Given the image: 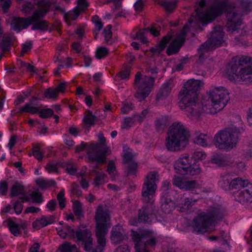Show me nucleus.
I'll list each match as a JSON object with an SVG mask.
<instances>
[{"instance_id":"obj_21","label":"nucleus","mask_w":252,"mask_h":252,"mask_svg":"<svg viewBox=\"0 0 252 252\" xmlns=\"http://www.w3.org/2000/svg\"><path fill=\"white\" fill-rule=\"evenodd\" d=\"M173 184L184 190H190L195 188L198 184L194 180H187L181 177H175L173 180Z\"/></svg>"},{"instance_id":"obj_5","label":"nucleus","mask_w":252,"mask_h":252,"mask_svg":"<svg viewBox=\"0 0 252 252\" xmlns=\"http://www.w3.org/2000/svg\"><path fill=\"white\" fill-rule=\"evenodd\" d=\"M229 100V93L224 87L212 86L209 91L208 100L200 104L201 114L217 113L222 110Z\"/></svg>"},{"instance_id":"obj_51","label":"nucleus","mask_w":252,"mask_h":252,"mask_svg":"<svg viewBox=\"0 0 252 252\" xmlns=\"http://www.w3.org/2000/svg\"><path fill=\"white\" fill-rule=\"evenodd\" d=\"M58 94V92L55 88H48L45 92V96L48 98H54Z\"/></svg>"},{"instance_id":"obj_12","label":"nucleus","mask_w":252,"mask_h":252,"mask_svg":"<svg viewBox=\"0 0 252 252\" xmlns=\"http://www.w3.org/2000/svg\"><path fill=\"white\" fill-rule=\"evenodd\" d=\"M224 36V32L223 31L222 27L220 26L215 27L208 40L198 49L199 60H201L203 59L204 53L225 44Z\"/></svg>"},{"instance_id":"obj_52","label":"nucleus","mask_w":252,"mask_h":252,"mask_svg":"<svg viewBox=\"0 0 252 252\" xmlns=\"http://www.w3.org/2000/svg\"><path fill=\"white\" fill-rule=\"evenodd\" d=\"M32 155L38 160H41L43 156V153L40 152L38 146H33L32 148Z\"/></svg>"},{"instance_id":"obj_26","label":"nucleus","mask_w":252,"mask_h":252,"mask_svg":"<svg viewBox=\"0 0 252 252\" xmlns=\"http://www.w3.org/2000/svg\"><path fill=\"white\" fill-rule=\"evenodd\" d=\"M54 216H43L40 219H37L32 222L33 227L39 229L54 222Z\"/></svg>"},{"instance_id":"obj_45","label":"nucleus","mask_w":252,"mask_h":252,"mask_svg":"<svg viewBox=\"0 0 252 252\" xmlns=\"http://www.w3.org/2000/svg\"><path fill=\"white\" fill-rule=\"evenodd\" d=\"M190 158L191 159L193 158L194 159L193 162L195 163V161L196 160H203L205 159L206 154L203 151L196 150L193 153L192 157Z\"/></svg>"},{"instance_id":"obj_28","label":"nucleus","mask_w":252,"mask_h":252,"mask_svg":"<svg viewBox=\"0 0 252 252\" xmlns=\"http://www.w3.org/2000/svg\"><path fill=\"white\" fill-rule=\"evenodd\" d=\"M173 88V81L170 80L165 82L157 94V98L158 100L163 99L169 94Z\"/></svg>"},{"instance_id":"obj_58","label":"nucleus","mask_w":252,"mask_h":252,"mask_svg":"<svg viewBox=\"0 0 252 252\" xmlns=\"http://www.w3.org/2000/svg\"><path fill=\"white\" fill-rule=\"evenodd\" d=\"M8 189L7 183L4 181L0 182V194L2 195H5L6 194Z\"/></svg>"},{"instance_id":"obj_6","label":"nucleus","mask_w":252,"mask_h":252,"mask_svg":"<svg viewBox=\"0 0 252 252\" xmlns=\"http://www.w3.org/2000/svg\"><path fill=\"white\" fill-rule=\"evenodd\" d=\"M189 137V131L185 126L181 122H174L168 129L165 147L170 152L178 151L187 144Z\"/></svg>"},{"instance_id":"obj_33","label":"nucleus","mask_w":252,"mask_h":252,"mask_svg":"<svg viewBox=\"0 0 252 252\" xmlns=\"http://www.w3.org/2000/svg\"><path fill=\"white\" fill-rule=\"evenodd\" d=\"M41 18H39L35 22L32 23V30L47 31L48 29L49 24L48 22L45 20L39 21Z\"/></svg>"},{"instance_id":"obj_8","label":"nucleus","mask_w":252,"mask_h":252,"mask_svg":"<svg viewBox=\"0 0 252 252\" xmlns=\"http://www.w3.org/2000/svg\"><path fill=\"white\" fill-rule=\"evenodd\" d=\"M250 62V58L247 56H238L233 58L230 63L229 71L232 77L237 80L252 82V65L242 67Z\"/></svg>"},{"instance_id":"obj_59","label":"nucleus","mask_w":252,"mask_h":252,"mask_svg":"<svg viewBox=\"0 0 252 252\" xmlns=\"http://www.w3.org/2000/svg\"><path fill=\"white\" fill-rule=\"evenodd\" d=\"M14 209L17 214H20L22 211L23 204L19 199L14 203Z\"/></svg>"},{"instance_id":"obj_64","label":"nucleus","mask_w":252,"mask_h":252,"mask_svg":"<svg viewBox=\"0 0 252 252\" xmlns=\"http://www.w3.org/2000/svg\"><path fill=\"white\" fill-rule=\"evenodd\" d=\"M115 252H130V249L127 245L124 244L118 247Z\"/></svg>"},{"instance_id":"obj_34","label":"nucleus","mask_w":252,"mask_h":252,"mask_svg":"<svg viewBox=\"0 0 252 252\" xmlns=\"http://www.w3.org/2000/svg\"><path fill=\"white\" fill-rule=\"evenodd\" d=\"M171 36L170 35H166L164 36L157 45V48L152 50L153 53L154 54H159L165 49L167 44L169 42Z\"/></svg>"},{"instance_id":"obj_15","label":"nucleus","mask_w":252,"mask_h":252,"mask_svg":"<svg viewBox=\"0 0 252 252\" xmlns=\"http://www.w3.org/2000/svg\"><path fill=\"white\" fill-rule=\"evenodd\" d=\"M131 235L135 244L141 245V246L146 248H152L157 243V234L151 230L132 231Z\"/></svg>"},{"instance_id":"obj_38","label":"nucleus","mask_w":252,"mask_h":252,"mask_svg":"<svg viewBox=\"0 0 252 252\" xmlns=\"http://www.w3.org/2000/svg\"><path fill=\"white\" fill-rule=\"evenodd\" d=\"M247 183H249L248 180H242L239 177L233 178L231 183V189H239L246 187Z\"/></svg>"},{"instance_id":"obj_20","label":"nucleus","mask_w":252,"mask_h":252,"mask_svg":"<svg viewBox=\"0 0 252 252\" xmlns=\"http://www.w3.org/2000/svg\"><path fill=\"white\" fill-rule=\"evenodd\" d=\"M126 237V232L120 225H115L111 231L110 239L113 244L117 245L121 243Z\"/></svg>"},{"instance_id":"obj_37","label":"nucleus","mask_w":252,"mask_h":252,"mask_svg":"<svg viewBox=\"0 0 252 252\" xmlns=\"http://www.w3.org/2000/svg\"><path fill=\"white\" fill-rule=\"evenodd\" d=\"M211 162L219 166H223L227 164L226 157L220 155L213 156L211 159Z\"/></svg>"},{"instance_id":"obj_19","label":"nucleus","mask_w":252,"mask_h":252,"mask_svg":"<svg viewBox=\"0 0 252 252\" xmlns=\"http://www.w3.org/2000/svg\"><path fill=\"white\" fill-rule=\"evenodd\" d=\"M235 196L237 200L241 203L252 202V183H247L246 187L240 189Z\"/></svg>"},{"instance_id":"obj_44","label":"nucleus","mask_w":252,"mask_h":252,"mask_svg":"<svg viewBox=\"0 0 252 252\" xmlns=\"http://www.w3.org/2000/svg\"><path fill=\"white\" fill-rule=\"evenodd\" d=\"M145 71L147 74H150L152 75V77H155L158 72V69L154 64L152 63H148L146 67Z\"/></svg>"},{"instance_id":"obj_1","label":"nucleus","mask_w":252,"mask_h":252,"mask_svg":"<svg viewBox=\"0 0 252 252\" xmlns=\"http://www.w3.org/2000/svg\"><path fill=\"white\" fill-rule=\"evenodd\" d=\"M201 86L200 81L189 80L179 94L180 108L192 120H197L201 115L200 104L197 103L198 91Z\"/></svg>"},{"instance_id":"obj_49","label":"nucleus","mask_w":252,"mask_h":252,"mask_svg":"<svg viewBox=\"0 0 252 252\" xmlns=\"http://www.w3.org/2000/svg\"><path fill=\"white\" fill-rule=\"evenodd\" d=\"M108 52L107 48L102 47H98L96 50V57L98 59H102L108 54Z\"/></svg>"},{"instance_id":"obj_14","label":"nucleus","mask_w":252,"mask_h":252,"mask_svg":"<svg viewBox=\"0 0 252 252\" xmlns=\"http://www.w3.org/2000/svg\"><path fill=\"white\" fill-rule=\"evenodd\" d=\"M174 169L176 173L190 176L198 175L201 171L197 165L192 163L191 158L187 154L182 156L175 161Z\"/></svg>"},{"instance_id":"obj_61","label":"nucleus","mask_w":252,"mask_h":252,"mask_svg":"<svg viewBox=\"0 0 252 252\" xmlns=\"http://www.w3.org/2000/svg\"><path fill=\"white\" fill-rule=\"evenodd\" d=\"M0 4L4 12L5 13L7 12V10L11 4V0H3V1H0Z\"/></svg>"},{"instance_id":"obj_47","label":"nucleus","mask_w":252,"mask_h":252,"mask_svg":"<svg viewBox=\"0 0 252 252\" xmlns=\"http://www.w3.org/2000/svg\"><path fill=\"white\" fill-rule=\"evenodd\" d=\"M92 22L95 24V32H96V34H98L99 32L102 29L103 26L100 19L97 16H94L92 18Z\"/></svg>"},{"instance_id":"obj_13","label":"nucleus","mask_w":252,"mask_h":252,"mask_svg":"<svg viewBox=\"0 0 252 252\" xmlns=\"http://www.w3.org/2000/svg\"><path fill=\"white\" fill-rule=\"evenodd\" d=\"M158 177L156 171H151L147 175L142 190V200L144 202L153 204L157 188L156 183L159 181Z\"/></svg>"},{"instance_id":"obj_10","label":"nucleus","mask_w":252,"mask_h":252,"mask_svg":"<svg viewBox=\"0 0 252 252\" xmlns=\"http://www.w3.org/2000/svg\"><path fill=\"white\" fill-rule=\"evenodd\" d=\"M155 79V77L143 76L140 72H138L135 76L133 84L134 88L136 90L135 97L139 101H142L146 98L152 91Z\"/></svg>"},{"instance_id":"obj_40","label":"nucleus","mask_w":252,"mask_h":252,"mask_svg":"<svg viewBox=\"0 0 252 252\" xmlns=\"http://www.w3.org/2000/svg\"><path fill=\"white\" fill-rule=\"evenodd\" d=\"M159 4L162 5L166 11L170 13L173 11L176 7L175 2L173 1H169L168 0H161L159 2Z\"/></svg>"},{"instance_id":"obj_41","label":"nucleus","mask_w":252,"mask_h":252,"mask_svg":"<svg viewBox=\"0 0 252 252\" xmlns=\"http://www.w3.org/2000/svg\"><path fill=\"white\" fill-rule=\"evenodd\" d=\"M130 69L129 67L125 66L117 74L116 77L121 80H128L129 78Z\"/></svg>"},{"instance_id":"obj_35","label":"nucleus","mask_w":252,"mask_h":252,"mask_svg":"<svg viewBox=\"0 0 252 252\" xmlns=\"http://www.w3.org/2000/svg\"><path fill=\"white\" fill-rule=\"evenodd\" d=\"M160 208L164 213L169 214L174 208V203L170 199L163 198L162 199Z\"/></svg>"},{"instance_id":"obj_4","label":"nucleus","mask_w":252,"mask_h":252,"mask_svg":"<svg viewBox=\"0 0 252 252\" xmlns=\"http://www.w3.org/2000/svg\"><path fill=\"white\" fill-rule=\"evenodd\" d=\"M237 122H234L223 130L216 134L214 138V144L219 149L230 150L237 144L240 134L244 131L242 122L239 116L235 117Z\"/></svg>"},{"instance_id":"obj_55","label":"nucleus","mask_w":252,"mask_h":252,"mask_svg":"<svg viewBox=\"0 0 252 252\" xmlns=\"http://www.w3.org/2000/svg\"><path fill=\"white\" fill-rule=\"evenodd\" d=\"M32 46V41H27L22 44V52L20 54V56H23L24 54L30 51Z\"/></svg>"},{"instance_id":"obj_42","label":"nucleus","mask_w":252,"mask_h":252,"mask_svg":"<svg viewBox=\"0 0 252 252\" xmlns=\"http://www.w3.org/2000/svg\"><path fill=\"white\" fill-rule=\"evenodd\" d=\"M8 226L11 233L14 236H17L20 235V231L19 224H16L11 220H9L8 222Z\"/></svg>"},{"instance_id":"obj_24","label":"nucleus","mask_w":252,"mask_h":252,"mask_svg":"<svg viewBox=\"0 0 252 252\" xmlns=\"http://www.w3.org/2000/svg\"><path fill=\"white\" fill-rule=\"evenodd\" d=\"M197 199L192 198L186 197L184 196L181 197L180 199H177V203L178 207L180 208V211L185 212L191 207L194 202H195Z\"/></svg>"},{"instance_id":"obj_25","label":"nucleus","mask_w":252,"mask_h":252,"mask_svg":"<svg viewBox=\"0 0 252 252\" xmlns=\"http://www.w3.org/2000/svg\"><path fill=\"white\" fill-rule=\"evenodd\" d=\"M193 141L195 143L203 147H207L212 141V139L207 134L195 131L193 137Z\"/></svg>"},{"instance_id":"obj_32","label":"nucleus","mask_w":252,"mask_h":252,"mask_svg":"<svg viewBox=\"0 0 252 252\" xmlns=\"http://www.w3.org/2000/svg\"><path fill=\"white\" fill-rule=\"evenodd\" d=\"M96 119L95 115H93L90 111H88L87 114L83 118L84 128L89 130L90 127L94 125Z\"/></svg>"},{"instance_id":"obj_18","label":"nucleus","mask_w":252,"mask_h":252,"mask_svg":"<svg viewBox=\"0 0 252 252\" xmlns=\"http://www.w3.org/2000/svg\"><path fill=\"white\" fill-rule=\"evenodd\" d=\"M189 28L188 24L185 25L181 34L170 44L166 50V53L168 56L176 54L179 51L185 41V38L187 34L186 30Z\"/></svg>"},{"instance_id":"obj_31","label":"nucleus","mask_w":252,"mask_h":252,"mask_svg":"<svg viewBox=\"0 0 252 252\" xmlns=\"http://www.w3.org/2000/svg\"><path fill=\"white\" fill-rule=\"evenodd\" d=\"M167 119L166 116H160L156 118L155 124V129L157 132L163 131L166 126Z\"/></svg>"},{"instance_id":"obj_11","label":"nucleus","mask_w":252,"mask_h":252,"mask_svg":"<svg viewBox=\"0 0 252 252\" xmlns=\"http://www.w3.org/2000/svg\"><path fill=\"white\" fill-rule=\"evenodd\" d=\"M99 143L90 145L88 149V156L90 161H96L97 163L105 162L106 157L110 154L109 148L106 146V139L102 133L98 135Z\"/></svg>"},{"instance_id":"obj_48","label":"nucleus","mask_w":252,"mask_h":252,"mask_svg":"<svg viewBox=\"0 0 252 252\" xmlns=\"http://www.w3.org/2000/svg\"><path fill=\"white\" fill-rule=\"evenodd\" d=\"M39 117L41 118H47L53 115V111L51 109H41L40 107V111L38 112Z\"/></svg>"},{"instance_id":"obj_54","label":"nucleus","mask_w":252,"mask_h":252,"mask_svg":"<svg viewBox=\"0 0 252 252\" xmlns=\"http://www.w3.org/2000/svg\"><path fill=\"white\" fill-rule=\"evenodd\" d=\"M71 192L76 196H80L82 194V191L79 188V185L75 183H73L71 184Z\"/></svg>"},{"instance_id":"obj_57","label":"nucleus","mask_w":252,"mask_h":252,"mask_svg":"<svg viewBox=\"0 0 252 252\" xmlns=\"http://www.w3.org/2000/svg\"><path fill=\"white\" fill-rule=\"evenodd\" d=\"M137 165L136 163L130 162L127 166L128 175H133L135 173Z\"/></svg>"},{"instance_id":"obj_16","label":"nucleus","mask_w":252,"mask_h":252,"mask_svg":"<svg viewBox=\"0 0 252 252\" xmlns=\"http://www.w3.org/2000/svg\"><path fill=\"white\" fill-rule=\"evenodd\" d=\"M155 207L152 204L146 205L139 209L138 217H133L129 220V223L132 225L137 226L138 223H151L155 217Z\"/></svg>"},{"instance_id":"obj_56","label":"nucleus","mask_w":252,"mask_h":252,"mask_svg":"<svg viewBox=\"0 0 252 252\" xmlns=\"http://www.w3.org/2000/svg\"><path fill=\"white\" fill-rule=\"evenodd\" d=\"M33 201L38 203H40L42 201L41 194L38 192H32L30 194Z\"/></svg>"},{"instance_id":"obj_29","label":"nucleus","mask_w":252,"mask_h":252,"mask_svg":"<svg viewBox=\"0 0 252 252\" xmlns=\"http://www.w3.org/2000/svg\"><path fill=\"white\" fill-rule=\"evenodd\" d=\"M232 176L230 174L221 176L219 181V186L223 189L227 190L231 189Z\"/></svg>"},{"instance_id":"obj_22","label":"nucleus","mask_w":252,"mask_h":252,"mask_svg":"<svg viewBox=\"0 0 252 252\" xmlns=\"http://www.w3.org/2000/svg\"><path fill=\"white\" fill-rule=\"evenodd\" d=\"M37 98L35 97H33L29 102L26 103L23 106L19 109L21 113L26 112L31 114H35L38 113L40 111V107L37 105L35 100Z\"/></svg>"},{"instance_id":"obj_62","label":"nucleus","mask_w":252,"mask_h":252,"mask_svg":"<svg viewBox=\"0 0 252 252\" xmlns=\"http://www.w3.org/2000/svg\"><path fill=\"white\" fill-rule=\"evenodd\" d=\"M132 109V104L126 102L124 103L123 106L121 108V112L123 114H127Z\"/></svg>"},{"instance_id":"obj_50","label":"nucleus","mask_w":252,"mask_h":252,"mask_svg":"<svg viewBox=\"0 0 252 252\" xmlns=\"http://www.w3.org/2000/svg\"><path fill=\"white\" fill-rule=\"evenodd\" d=\"M57 199L59 201V204L60 208L61 209H63L65 206L64 189H62L58 194Z\"/></svg>"},{"instance_id":"obj_23","label":"nucleus","mask_w":252,"mask_h":252,"mask_svg":"<svg viewBox=\"0 0 252 252\" xmlns=\"http://www.w3.org/2000/svg\"><path fill=\"white\" fill-rule=\"evenodd\" d=\"M77 5L74 8V11L68 14V18L72 20H75L81 12L85 11L89 6V3L86 0H78Z\"/></svg>"},{"instance_id":"obj_2","label":"nucleus","mask_w":252,"mask_h":252,"mask_svg":"<svg viewBox=\"0 0 252 252\" xmlns=\"http://www.w3.org/2000/svg\"><path fill=\"white\" fill-rule=\"evenodd\" d=\"M223 12H227V30L231 32L237 31L241 24V14L236 12V7L231 5L228 0H216L205 11L204 18L211 22Z\"/></svg>"},{"instance_id":"obj_39","label":"nucleus","mask_w":252,"mask_h":252,"mask_svg":"<svg viewBox=\"0 0 252 252\" xmlns=\"http://www.w3.org/2000/svg\"><path fill=\"white\" fill-rule=\"evenodd\" d=\"M36 183L41 189H44L50 186H53L56 182L53 180H46L42 178H39L36 180Z\"/></svg>"},{"instance_id":"obj_63","label":"nucleus","mask_w":252,"mask_h":252,"mask_svg":"<svg viewBox=\"0 0 252 252\" xmlns=\"http://www.w3.org/2000/svg\"><path fill=\"white\" fill-rule=\"evenodd\" d=\"M89 146L90 145H88L87 143H84V142H82L80 145H78L76 146V152L77 153H79L81 151H83L85 149H86L88 151Z\"/></svg>"},{"instance_id":"obj_46","label":"nucleus","mask_w":252,"mask_h":252,"mask_svg":"<svg viewBox=\"0 0 252 252\" xmlns=\"http://www.w3.org/2000/svg\"><path fill=\"white\" fill-rule=\"evenodd\" d=\"M111 28L112 26L109 25L104 29L103 32V34L105 37V41L109 44L111 43V42L110 41V39L112 37V32L111 31Z\"/></svg>"},{"instance_id":"obj_60","label":"nucleus","mask_w":252,"mask_h":252,"mask_svg":"<svg viewBox=\"0 0 252 252\" xmlns=\"http://www.w3.org/2000/svg\"><path fill=\"white\" fill-rule=\"evenodd\" d=\"M107 171L110 175H114L116 171V167L114 161H110L108 164Z\"/></svg>"},{"instance_id":"obj_43","label":"nucleus","mask_w":252,"mask_h":252,"mask_svg":"<svg viewBox=\"0 0 252 252\" xmlns=\"http://www.w3.org/2000/svg\"><path fill=\"white\" fill-rule=\"evenodd\" d=\"M73 207L74 213L77 217L80 218L83 217L82 204L79 201L74 202Z\"/></svg>"},{"instance_id":"obj_9","label":"nucleus","mask_w":252,"mask_h":252,"mask_svg":"<svg viewBox=\"0 0 252 252\" xmlns=\"http://www.w3.org/2000/svg\"><path fill=\"white\" fill-rule=\"evenodd\" d=\"M50 4L49 1L42 0L38 3V9L33 14L27 18L14 17L11 23V29L16 32L27 29L30 25L35 22L39 18H43L48 13V8Z\"/></svg>"},{"instance_id":"obj_3","label":"nucleus","mask_w":252,"mask_h":252,"mask_svg":"<svg viewBox=\"0 0 252 252\" xmlns=\"http://www.w3.org/2000/svg\"><path fill=\"white\" fill-rule=\"evenodd\" d=\"M226 215L225 209L220 205L211 207L198 213L192 222L193 232L197 234L207 232L210 226H215L216 222L221 220Z\"/></svg>"},{"instance_id":"obj_36","label":"nucleus","mask_w":252,"mask_h":252,"mask_svg":"<svg viewBox=\"0 0 252 252\" xmlns=\"http://www.w3.org/2000/svg\"><path fill=\"white\" fill-rule=\"evenodd\" d=\"M26 192L23 185L16 183L11 188L10 196H16L20 195H25Z\"/></svg>"},{"instance_id":"obj_7","label":"nucleus","mask_w":252,"mask_h":252,"mask_svg":"<svg viewBox=\"0 0 252 252\" xmlns=\"http://www.w3.org/2000/svg\"><path fill=\"white\" fill-rule=\"evenodd\" d=\"M96 226L95 236L97 240L96 250L93 249L92 252H103L106 244V235L110 227L109 222L110 217L107 209L102 205H99L96 212Z\"/></svg>"},{"instance_id":"obj_17","label":"nucleus","mask_w":252,"mask_h":252,"mask_svg":"<svg viewBox=\"0 0 252 252\" xmlns=\"http://www.w3.org/2000/svg\"><path fill=\"white\" fill-rule=\"evenodd\" d=\"M76 242L81 244L83 249L90 252L93 247V239L91 231L88 229L79 228L76 231Z\"/></svg>"},{"instance_id":"obj_27","label":"nucleus","mask_w":252,"mask_h":252,"mask_svg":"<svg viewBox=\"0 0 252 252\" xmlns=\"http://www.w3.org/2000/svg\"><path fill=\"white\" fill-rule=\"evenodd\" d=\"M150 32L152 34L155 36H157L159 34V32L154 27L146 28L138 31L136 34L135 37L133 39H138L141 40L143 43H146L148 42L147 39L145 37V34Z\"/></svg>"},{"instance_id":"obj_53","label":"nucleus","mask_w":252,"mask_h":252,"mask_svg":"<svg viewBox=\"0 0 252 252\" xmlns=\"http://www.w3.org/2000/svg\"><path fill=\"white\" fill-rule=\"evenodd\" d=\"M241 4L244 11H250L252 10V0H242Z\"/></svg>"},{"instance_id":"obj_30","label":"nucleus","mask_w":252,"mask_h":252,"mask_svg":"<svg viewBox=\"0 0 252 252\" xmlns=\"http://www.w3.org/2000/svg\"><path fill=\"white\" fill-rule=\"evenodd\" d=\"M91 162V166L93 167L92 172L94 173L96 175L94 179V184L95 186H98L104 180V174L102 172H99L96 170L100 163H97L96 161Z\"/></svg>"}]
</instances>
